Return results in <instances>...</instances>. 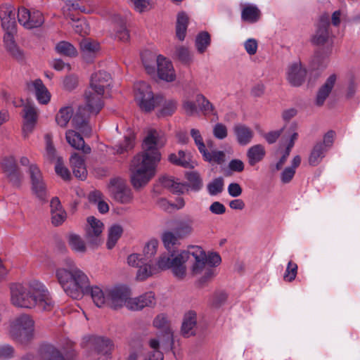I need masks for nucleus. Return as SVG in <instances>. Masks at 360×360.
<instances>
[{"mask_svg": "<svg viewBox=\"0 0 360 360\" xmlns=\"http://www.w3.org/2000/svg\"><path fill=\"white\" fill-rule=\"evenodd\" d=\"M104 93H99L96 91L92 88H89L84 93V98L86 101V108L91 113L97 115L104 106V103L102 100Z\"/></svg>", "mask_w": 360, "mask_h": 360, "instance_id": "13", "label": "nucleus"}, {"mask_svg": "<svg viewBox=\"0 0 360 360\" xmlns=\"http://www.w3.org/2000/svg\"><path fill=\"white\" fill-rule=\"evenodd\" d=\"M20 162L22 166H29L27 172L30 174V180H40L41 173L36 164H30V160L27 157H22Z\"/></svg>", "mask_w": 360, "mask_h": 360, "instance_id": "47", "label": "nucleus"}, {"mask_svg": "<svg viewBox=\"0 0 360 360\" xmlns=\"http://www.w3.org/2000/svg\"><path fill=\"white\" fill-rule=\"evenodd\" d=\"M1 166L4 173L8 177L16 179L20 178V171L13 156L4 157L1 161Z\"/></svg>", "mask_w": 360, "mask_h": 360, "instance_id": "25", "label": "nucleus"}, {"mask_svg": "<svg viewBox=\"0 0 360 360\" xmlns=\"http://www.w3.org/2000/svg\"><path fill=\"white\" fill-rule=\"evenodd\" d=\"M161 105H162V108L158 112L159 117L171 116L176 110V101L174 100L166 101L164 98Z\"/></svg>", "mask_w": 360, "mask_h": 360, "instance_id": "50", "label": "nucleus"}, {"mask_svg": "<svg viewBox=\"0 0 360 360\" xmlns=\"http://www.w3.org/2000/svg\"><path fill=\"white\" fill-rule=\"evenodd\" d=\"M55 171L56 174L64 180L70 177V172L68 169L64 166L63 160L61 157H58L57 158L56 164L55 166Z\"/></svg>", "mask_w": 360, "mask_h": 360, "instance_id": "62", "label": "nucleus"}, {"mask_svg": "<svg viewBox=\"0 0 360 360\" xmlns=\"http://www.w3.org/2000/svg\"><path fill=\"white\" fill-rule=\"evenodd\" d=\"M153 325L159 329V338H152L148 345L152 351L144 360H163V353L160 350V344L164 349H172L174 345L173 333L169 327L165 315H158L153 321Z\"/></svg>", "mask_w": 360, "mask_h": 360, "instance_id": "5", "label": "nucleus"}, {"mask_svg": "<svg viewBox=\"0 0 360 360\" xmlns=\"http://www.w3.org/2000/svg\"><path fill=\"white\" fill-rule=\"evenodd\" d=\"M155 304V295L153 292H146L137 297L130 298L127 302V308L131 310H141L144 307H153Z\"/></svg>", "mask_w": 360, "mask_h": 360, "instance_id": "16", "label": "nucleus"}, {"mask_svg": "<svg viewBox=\"0 0 360 360\" xmlns=\"http://www.w3.org/2000/svg\"><path fill=\"white\" fill-rule=\"evenodd\" d=\"M307 71L298 63L290 65L288 71V81L293 86H300L305 80Z\"/></svg>", "mask_w": 360, "mask_h": 360, "instance_id": "19", "label": "nucleus"}, {"mask_svg": "<svg viewBox=\"0 0 360 360\" xmlns=\"http://www.w3.org/2000/svg\"><path fill=\"white\" fill-rule=\"evenodd\" d=\"M168 161L176 166L184 168H193L195 163L191 160L189 152L180 150L177 153H171L168 156Z\"/></svg>", "mask_w": 360, "mask_h": 360, "instance_id": "22", "label": "nucleus"}, {"mask_svg": "<svg viewBox=\"0 0 360 360\" xmlns=\"http://www.w3.org/2000/svg\"><path fill=\"white\" fill-rule=\"evenodd\" d=\"M191 136L194 140L195 145L198 147L200 153H202L203 150L206 149V146L204 143L202 137L200 134V132L198 129H191Z\"/></svg>", "mask_w": 360, "mask_h": 360, "instance_id": "63", "label": "nucleus"}, {"mask_svg": "<svg viewBox=\"0 0 360 360\" xmlns=\"http://www.w3.org/2000/svg\"><path fill=\"white\" fill-rule=\"evenodd\" d=\"M23 112L22 117L24 118V124L22 130L25 136H26L32 131L37 122L38 115L36 108L30 103H27L24 105Z\"/></svg>", "mask_w": 360, "mask_h": 360, "instance_id": "17", "label": "nucleus"}, {"mask_svg": "<svg viewBox=\"0 0 360 360\" xmlns=\"http://www.w3.org/2000/svg\"><path fill=\"white\" fill-rule=\"evenodd\" d=\"M162 186L169 189V191L174 194H184L186 191V182L181 181H160Z\"/></svg>", "mask_w": 360, "mask_h": 360, "instance_id": "52", "label": "nucleus"}, {"mask_svg": "<svg viewBox=\"0 0 360 360\" xmlns=\"http://www.w3.org/2000/svg\"><path fill=\"white\" fill-rule=\"evenodd\" d=\"M175 57L181 63H188L191 60L189 50L185 46H178L176 48Z\"/></svg>", "mask_w": 360, "mask_h": 360, "instance_id": "61", "label": "nucleus"}, {"mask_svg": "<svg viewBox=\"0 0 360 360\" xmlns=\"http://www.w3.org/2000/svg\"><path fill=\"white\" fill-rule=\"evenodd\" d=\"M56 51L60 55L73 58L77 56V51L76 48L70 42L66 41H61L56 46Z\"/></svg>", "mask_w": 360, "mask_h": 360, "instance_id": "43", "label": "nucleus"}, {"mask_svg": "<svg viewBox=\"0 0 360 360\" xmlns=\"http://www.w3.org/2000/svg\"><path fill=\"white\" fill-rule=\"evenodd\" d=\"M328 52L323 49H318L312 58L311 67L315 70H324L328 65Z\"/></svg>", "mask_w": 360, "mask_h": 360, "instance_id": "31", "label": "nucleus"}, {"mask_svg": "<svg viewBox=\"0 0 360 360\" xmlns=\"http://www.w3.org/2000/svg\"><path fill=\"white\" fill-rule=\"evenodd\" d=\"M359 84V79L354 75H350L348 79V84L346 89V98L351 99L356 92Z\"/></svg>", "mask_w": 360, "mask_h": 360, "instance_id": "58", "label": "nucleus"}, {"mask_svg": "<svg viewBox=\"0 0 360 360\" xmlns=\"http://www.w3.org/2000/svg\"><path fill=\"white\" fill-rule=\"evenodd\" d=\"M158 246V241L155 239L150 240L144 247V259L150 261L151 258L155 255Z\"/></svg>", "mask_w": 360, "mask_h": 360, "instance_id": "59", "label": "nucleus"}, {"mask_svg": "<svg viewBox=\"0 0 360 360\" xmlns=\"http://www.w3.org/2000/svg\"><path fill=\"white\" fill-rule=\"evenodd\" d=\"M156 72L160 79L167 82H173L176 79L172 62L162 55H158L157 57Z\"/></svg>", "mask_w": 360, "mask_h": 360, "instance_id": "12", "label": "nucleus"}, {"mask_svg": "<svg viewBox=\"0 0 360 360\" xmlns=\"http://www.w3.org/2000/svg\"><path fill=\"white\" fill-rule=\"evenodd\" d=\"M157 57L155 53L148 50L141 53L143 66L149 75H154L156 72Z\"/></svg>", "mask_w": 360, "mask_h": 360, "instance_id": "33", "label": "nucleus"}, {"mask_svg": "<svg viewBox=\"0 0 360 360\" xmlns=\"http://www.w3.org/2000/svg\"><path fill=\"white\" fill-rule=\"evenodd\" d=\"M204 160L209 162L222 165L226 161V154L224 151L213 150L209 152L207 149L201 153Z\"/></svg>", "mask_w": 360, "mask_h": 360, "instance_id": "41", "label": "nucleus"}, {"mask_svg": "<svg viewBox=\"0 0 360 360\" xmlns=\"http://www.w3.org/2000/svg\"><path fill=\"white\" fill-rule=\"evenodd\" d=\"M72 110L70 107H64L60 109L56 116V123L61 127H65L72 117Z\"/></svg>", "mask_w": 360, "mask_h": 360, "instance_id": "46", "label": "nucleus"}, {"mask_svg": "<svg viewBox=\"0 0 360 360\" xmlns=\"http://www.w3.org/2000/svg\"><path fill=\"white\" fill-rule=\"evenodd\" d=\"M332 36L330 31V17L328 14H323L319 18L311 42L316 46H323L328 43Z\"/></svg>", "mask_w": 360, "mask_h": 360, "instance_id": "9", "label": "nucleus"}, {"mask_svg": "<svg viewBox=\"0 0 360 360\" xmlns=\"http://www.w3.org/2000/svg\"><path fill=\"white\" fill-rule=\"evenodd\" d=\"M4 42L5 44L7 51L12 56L13 58L19 62L23 61L24 53L17 46L13 37H11L10 35H4Z\"/></svg>", "mask_w": 360, "mask_h": 360, "instance_id": "30", "label": "nucleus"}, {"mask_svg": "<svg viewBox=\"0 0 360 360\" xmlns=\"http://www.w3.org/2000/svg\"><path fill=\"white\" fill-rule=\"evenodd\" d=\"M195 102L198 104L200 110L202 111L205 115L214 112V105L202 94H197Z\"/></svg>", "mask_w": 360, "mask_h": 360, "instance_id": "48", "label": "nucleus"}, {"mask_svg": "<svg viewBox=\"0 0 360 360\" xmlns=\"http://www.w3.org/2000/svg\"><path fill=\"white\" fill-rule=\"evenodd\" d=\"M167 142L162 130L148 129L142 143L143 152L135 156L130 165V180H150L156 172L158 163L161 160L160 149Z\"/></svg>", "mask_w": 360, "mask_h": 360, "instance_id": "2", "label": "nucleus"}, {"mask_svg": "<svg viewBox=\"0 0 360 360\" xmlns=\"http://www.w3.org/2000/svg\"><path fill=\"white\" fill-rule=\"evenodd\" d=\"M71 20L73 21L72 27L75 32L82 36L89 34V25L84 20L82 19H75L71 17Z\"/></svg>", "mask_w": 360, "mask_h": 360, "instance_id": "57", "label": "nucleus"}, {"mask_svg": "<svg viewBox=\"0 0 360 360\" xmlns=\"http://www.w3.org/2000/svg\"><path fill=\"white\" fill-rule=\"evenodd\" d=\"M211 44V36L207 31L200 32L195 37V46L198 52L204 53Z\"/></svg>", "mask_w": 360, "mask_h": 360, "instance_id": "38", "label": "nucleus"}, {"mask_svg": "<svg viewBox=\"0 0 360 360\" xmlns=\"http://www.w3.org/2000/svg\"><path fill=\"white\" fill-rule=\"evenodd\" d=\"M138 268L136 278L139 281H144L160 270L158 264L157 266H154L150 264V261L146 259ZM161 271L162 270L161 269Z\"/></svg>", "mask_w": 360, "mask_h": 360, "instance_id": "32", "label": "nucleus"}, {"mask_svg": "<svg viewBox=\"0 0 360 360\" xmlns=\"http://www.w3.org/2000/svg\"><path fill=\"white\" fill-rule=\"evenodd\" d=\"M65 266L56 269L57 279L65 292L75 300L90 295L98 307L108 304V290L103 292L99 287H90L87 276L79 269L71 259L65 260Z\"/></svg>", "mask_w": 360, "mask_h": 360, "instance_id": "1", "label": "nucleus"}, {"mask_svg": "<svg viewBox=\"0 0 360 360\" xmlns=\"http://www.w3.org/2000/svg\"><path fill=\"white\" fill-rule=\"evenodd\" d=\"M41 360H65L61 352L51 344H44L39 349Z\"/></svg>", "mask_w": 360, "mask_h": 360, "instance_id": "28", "label": "nucleus"}, {"mask_svg": "<svg viewBox=\"0 0 360 360\" xmlns=\"http://www.w3.org/2000/svg\"><path fill=\"white\" fill-rule=\"evenodd\" d=\"M191 250L182 251L177 255L174 253L162 254L158 259V267L162 270L171 269L176 278L182 279L186 272L185 263L191 255L195 259L191 268L193 274L202 273L205 269L209 267L206 262V253L198 246L193 247Z\"/></svg>", "mask_w": 360, "mask_h": 360, "instance_id": "4", "label": "nucleus"}, {"mask_svg": "<svg viewBox=\"0 0 360 360\" xmlns=\"http://www.w3.org/2000/svg\"><path fill=\"white\" fill-rule=\"evenodd\" d=\"M265 154L264 147L261 144H257L250 147L247 151L248 163L251 166L255 165L263 160Z\"/></svg>", "mask_w": 360, "mask_h": 360, "instance_id": "29", "label": "nucleus"}, {"mask_svg": "<svg viewBox=\"0 0 360 360\" xmlns=\"http://www.w3.org/2000/svg\"><path fill=\"white\" fill-rule=\"evenodd\" d=\"M130 289L125 285H117L108 289V304L113 309H117L125 305L130 299Z\"/></svg>", "mask_w": 360, "mask_h": 360, "instance_id": "10", "label": "nucleus"}, {"mask_svg": "<svg viewBox=\"0 0 360 360\" xmlns=\"http://www.w3.org/2000/svg\"><path fill=\"white\" fill-rule=\"evenodd\" d=\"M9 334L15 342L29 345L34 338V321L28 315H20L11 323Z\"/></svg>", "mask_w": 360, "mask_h": 360, "instance_id": "6", "label": "nucleus"}, {"mask_svg": "<svg viewBox=\"0 0 360 360\" xmlns=\"http://www.w3.org/2000/svg\"><path fill=\"white\" fill-rule=\"evenodd\" d=\"M197 324V314L193 311H190L184 316L182 325L181 333L184 337L189 338L195 335V326Z\"/></svg>", "mask_w": 360, "mask_h": 360, "instance_id": "26", "label": "nucleus"}, {"mask_svg": "<svg viewBox=\"0 0 360 360\" xmlns=\"http://www.w3.org/2000/svg\"><path fill=\"white\" fill-rule=\"evenodd\" d=\"M69 244L71 248L75 252L84 253L86 251V246L84 241L76 234L70 235Z\"/></svg>", "mask_w": 360, "mask_h": 360, "instance_id": "56", "label": "nucleus"}, {"mask_svg": "<svg viewBox=\"0 0 360 360\" xmlns=\"http://www.w3.org/2000/svg\"><path fill=\"white\" fill-rule=\"evenodd\" d=\"M33 86L34 87L35 95L39 103L41 104H47L50 101L51 95L42 81L39 79H36L33 82Z\"/></svg>", "mask_w": 360, "mask_h": 360, "instance_id": "36", "label": "nucleus"}, {"mask_svg": "<svg viewBox=\"0 0 360 360\" xmlns=\"http://www.w3.org/2000/svg\"><path fill=\"white\" fill-rule=\"evenodd\" d=\"M11 301L15 306L32 309L38 307L43 311H50L53 302L44 285L33 280L27 283H12L10 285Z\"/></svg>", "mask_w": 360, "mask_h": 360, "instance_id": "3", "label": "nucleus"}, {"mask_svg": "<svg viewBox=\"0 0 360 360\" xmlns=\"http://www.w3.org/2000/svg\"><path fill=\"white\" fill-rule=\"evenodd\" d=\"M32 194L41 202H46L49 193L44 181H32Z\"/></svg>", "mask_w": 360, "mask_h": 360, "instance_id": "40", "label": "nucleus"}, {"mask_svg": "<svg viewBox=\"0 0 360 360\" xmlns=\"http://www.w3.org/2000/svg\"><path fill=\"white\" fill-rule=\"evenodd\" d=\"M188 25V17L185 12H180L177 15L176 25V34L180 41L185 39L187 27Z\"/></svg>", "mask_w": 360, "mask_h": 360, "instance_id": "35", "label": "nucleus"}, {"mask_svg": "<svg viewBox=\"0 0 360 360\" xmlns=\"http://www.w3.org/2000/svg\"><path fill=\"white\" fill-rule=\"evenodd\" d=\"M135 144V136L133 134H129V135H126L124 136V139L123 141L120 142L119 144L116 146L117 147V153L122 154L124 152H127L129 150H131Z\"/></svg>", "mask_w": 360, "mask_h": 360, "instance_id": "53", "label": "nucleus"}, {"mask_svg": "<svg viewBox=\"0 0 360 360\" xmlns=\"http://www.w3.org/2000/svg\"><path fill=\"white\" fill-rule=\"evenodd\" d=\"M233 131L238 143L240 146L249 144L254 136L253 131L243 124H235L233 127Z\"/></svg>", "mask_w": 360, "mask_h": 360, "instance_id": "23", "label": "nucleus"}, {"mask_svg": "<svg viewBox=\"0 0 360 360\" xmlns=\"http://www.w3.org/2000/svg\"><path fill=\"white\" fill-rule=\"evenodd\" d=\"M123 233L122 226L119 224H113L108 230V238L106 243L107 248L110 250L115 247L117 240Z\"/></svg>", "mask_w": 360, "mask_h": 360, "instance_id": "42", "label": "nucleus"}, {"mask_svg": "<svg viewBox=\"0 0 360 360\" xmlns=\"http://www.w3.org/2000/svg\"><path fill=\"white\" fill-rule=\"evenodd\" d=\"M111 75L103 70L93 74L90 80V88L99 93H104L105 88L109 86Z\"/></svg>", "mask_w": 360, "mask_h": 360, "instance_id": "21", "label": "nucleus"}, {"mask_svg": "<svg viewBox=\"0 0 360 360\" xmlns=\"http://www.w3.org/2000/svg\"><path fill=\"white\" fill-rule=\"evenodd\" d=\"M80 49L84 54L95 53L99 48L98 43L91 41L90 39H83L80 43Z\"/></svg>", "mask_w": 360, "mask_h": 360, "instance_id": "54", "label": "nucleus"}, {"mask_svg": "<svg viewBox=\"0 0 360 360\" xmlns=\"http://www.w3.org/2000/svg\"><path fill=\"white\" fill-rule=\"evenodd\" d=\"M135 99L139 108L146 112H151L164 101L162 95H155L150 86L145 82H141L135 88Z\"/></svg>", "mask_w": 360, "mask_h": 360, "instance_id": "7", "label": "nucleus"}, {"mask_svg": "<svg viewBox=\"0 0 360 360\" xmlns=\"http://www.w3.org/2000/svg\"><path fill=\"white\" fill-rule=\"evenodd\" d=\"M326 150L325 149L324 146H323L322 143H317L314 146V148L309 155V163L310 165L316 166L322 160V158L324 157V152Z\"/></svg>", "mask_w": 360, "mask_h": 360, "instance_id": "44", "label": "nucleus"}, {"mask_svg": "<svg viewBox=\"0 0 360 360\" xmlns=\"http://www.w3.org/2000/svg\"><path fill=\"white\" fill-rule=\"evenodd\" d=\"M193 219L188 215L176 219L173 221L174 231L180 238H184L193 231Z\"/></svg>", "mask_w": 360, "mask_h": 360, "instance_id": "15", "label": "nucleus"}, {"mask_svg": "<svg viewBox=\"0 0 360 360\" xmlns=\"http://www.w3.org/2000/svg\"><path fill=\"white\" fill-rule=\"evenodd\" d=\"M27 29L39 27L44 22L43 14L37 10L30 11Z\"/></svg>", "mask_w": 360, "mask_h": 360, "instance_id": "51", "label": "nucleus"}, {"mask_svg": "<svg viewBox=\"0 0 360 360\" xmlns=\"http://www.w3.org/2000/svg\"><path fill=\"white\" fill-rule=\"evenodd\" d=\"M90 113V111L85 106H79L72 120L74 127L86 135L89 134L91 131L89 125Z\"/></svg>", "mask_w": 360, "mask_h": 360, "instance_id": "14", "label": "nucleus"}, {"mask_svg": "<svg viewBox=\"0 0 360 360\" xmlns=\"http://www.w3.org/2000/svg\"><path fill=\"white\" fill-rule=\"evenodd\" d=\"M260 17L261 12L256 6H246L241 12V18L245 22L255 23L259 20Z\"/></svg>", "mask_w": 360, "mask_h": 360, "instance_id": "37", "label": "nucleus"}, {"mask_svg": "<svg viewBox=\"0 0 360 360\" xmlns=\"http://www.w3.org/2000/svg\"><path fill=\"white\" fill-rule=\"evenodd\" d=\"M244 169V163L239 159L231 160L228 165V170L226 171V176L231 172H240Z\"/></svg>", "mask_w": 360, "mask_h": 360, "instance_id": "64", "label": "nucleus"}, {"mask_svg": "<svg viewBox=\"0 0 360 360\" xmlns=\"http://www.w3.org/2000/svg\"><path fill=\"white\" fill-rule=\"evenodd\" d=\"M15 16V13L13 14L12 16H9V18H6V19L1 20V26L6 32L4 35H10L11 37H13L16 27Z\"/></svg>", "mask_w": 360, "mask_h": 360, "instance_id": "55", "label": "nucleus"}, {"mask_svg": "<svg viewBox=\"0 0 360 360\" xmlns=\"http://www.w3.org/2000/svg\"><path fill=\"white\" fill-rule=\"evenodd\" d=\"M115 22L114 37L122 42H127L129 40V32L126 26L125 20L119 15H116L113 18Z\"/></svg>", "mask_w": 360, "mask_h": 360, "instance_id": "27", "label": "nucleus"}, {"mask_svg": "<svg viewBox=\"0 0 360 360\" xmlns=\"http://www.w3.org/2000/svg\"><path fill=\"white\" fill-rule=\"evenodd\" d=\"M89 226L86 230V239L93 246H98L101 243V234L103 231V224L94 217L87 219Z\"/></svg>", "mask_w": 360, "mask_h": 360, "instance_id": "11", "label": "nucleus"}, {"mask_svg": "<svg viewBox=\"0 0 360 360\" xmlns=\"http://www.w3.org/2000/svg\"><path fill=\"white\" fill-rule=\"evenodd\" d=\"M297 274V264L290 261L288 263L285 271L283 275V279L288 282H292L295 280Z\"/></svg>", "mask_w": 360, "mask_h": 360, "instance_id": "60", "label": "nucleus"}, {"mask_svg": "<svg viewBox=\"0 0 360 360\" xmlns=\"http://www.w3.org/2000/svg\"><path fill=\"white\" fill-rule=\"evenodd\" d=\"M70 162L75 176L76 178H80L81 180L86 179L87 170L84 158L78 153H74L70 158Z\"/></svg>", "mask_w": 360, "mask_h": 360, "instance_id": "24", "label": "nucleus"}, {"mask_svg": "<svg viewBox=\"0 0 360 360\" xmlns=\"http://www.w3.org/2000/svg\"><path fill=\"white\" fill-rule=\"evenodd\" d=\"M108 191L110 197L121 204L130 203L133 199V193L130 187L124 181H110Z\"/></svg>", "mask_w": 360, "mask_h": 360, "instance_id": "8", "label": "nucleus"}, {"mask_svg": "<svg viewBox=\"0 0 360 360\" xmlns=\"http://www.w3.org/2000/svg\"><path fill=\"white\" fill-rule=\"evenodd\" d=\"M89 200L97 204V208L100 213L105 214L109 211L108 204L103 200V193L97 190L91 191L89 195Z\"/></svg>", "mask_w": 360, "mask_h": 360, "instance_id": "39", "label": "nucleus"}, {"mask_svg": "<svg viewBox=\"0 0 360 360\" xmlns=\"http://www.w3.org/2000/svg\"><path fill=\"white\" fill-rule=\"evenodd\" d=\"M301 158L300 155H296L292 160L291 165L286 167L281 174V180H291L295 174V169L300 165Z\"/></svg>", "mask_w": 360, "mask_h": 360, "instance_id": "49", "label": "nucleus"}, {"mask_svg": "<svg viewBox=\"0 0 360 360\" xmlns=\"http://www.w3.org/2000/svg\"><path fill=\"white\" fill-rule=\"evenodd\" d=\"M65 138L67 142L75 149L82 150L84 154L91 153L90 146L85 144V141L79 133L74 130H68L66 131Z\"/></svg>", "mask_w": 360, "mask_h": 360, "instance_id": "20", "label": "nucleus"}, {"mask_svg": "<svg viewBox=\"0 0 360 360\" xmlns=\"http://www.w3.org/2000/svg\"><path fill=\"white\" fill-rule=\"evenodd\" d=\"M181 239L180 237L175 232L172 231H165L162 235V240L165 247V248L169 250L167 253H173L170 252V250L176 245L179 243V240ZM165 252L164 254H165ZM175 255H176L175 253Z\"/></svg>", "mask_w": 360, "mask_h": 360, "instance_id": "45", "label": "nucleus"}, {"mask_svg": "<svg viewBox=\"0 0 360 360\" xmlns=\"http://www.w3.org/2000/svg\"><path fill=\"white\" fill-rule=\"evenodd\" d=\"M336 80V75L332 74L327 78L324 84L319 87L315 99L316 105L321 107L324 104L326 100L331 93Z\"/></svg>", "mask_w": 360, "mask_h": 360, "instance_id": "18", "label": "nucleus"}, {"mask_svg": "<svg viewBox=\"0 0 360 360\" xmlns=\"http://www.w3.org/2000/svg\"><path fill=\"white\" fill-rule=\"evenodd\" d=\"M91 341L98 354H111L113 349L114 345L108 338L94 337Z\"/></svg>", "mask_w": 360, "mask_h": 360, "instance_id": "34", "label": "nucleus"}]
</instances>
